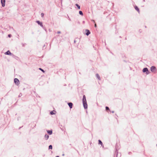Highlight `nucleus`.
I'll return each mask as SVG.
<instances>
[{
	"instance_id": "nucleus-1",
	"label": "nucleus",
	"mask_w": 157,
	"mask_h": 157,
	"mask_svg": "<svg viewBox=\"0 0 157 157\" xmlns=\"http://www.w3.org/2000/svg\"><path fill=\"white\" fill-rule=\"evenodd\" d=\"M82 102L84 108L85 109H87V105L86 103V97L84 95L83 97Z\"/></svg>"
},
{
	"instance_id": "nucleus-2",
	"label": "nucleus",
	"mask_w": 157,
	"mask_h": 157,
	"mask_svg": "<svg viewBox=\"0 0 157 157\" xmlns=\"http://www.w3.org/2000/svg\"><path fill=\"white\" fill-rule=\"evenodd\" d=\"M143 72H146L147 75H148L149 74V72L148 71V69L147 68H144V69L143 70Z\"/></svg>"
},
{
	"instance_id": "nucleus-3",
	"label": "nucleus",
	"mask_w": 157,
	"mask_h": 157,
	"mask_svg": "<svg viewBox=\"0 0 157 157\" xmlns=\"http://www.w3.org/2000/svg\"><path fill=\"white\" fill-rule=\"evenodd\" d=\"M156 67L154 66H152L151 68V70L152 72H154L156 70Z\"/></svg>"
},
{
	"instance_id": "nucleus-4",
	"label": "nucleus",
	"mask_w": 157,
	"mask_h": 157,
	"mask_svg": "<svg viewBox=\"0 0 157 157\" xmlns=\"http://www.w3.org/2000/svg\"><path fill=\"white\" fill-rule=\"evenodd\" d=\"M1 2L2 7H4L5 4V0H1Z\"/></svg>"
},
{
	"instance_id": "nucleus-5",
	"label": "nucleus",
	"mask_w": 157,
	"mask_h": 157,
	"mask_svg": "<svg viewBox=\"0 0 157 157\" xmlns=\"http://www.w3.org/2000/svg\"><path fill=\"white\" fill-rule=\"evenodd\" d=\"M14 82L16 84H18L19 83V80L18 79L15 78L14 79Z\"/></svg>"
},
{
	"instance_id": "nucleus-6",
	"label": "nucleus",
	"mask_w": 157,
	"mask_h": 157,
	"mask_svg": "<svg viewBox=\"0 0 157 157\" xmlns=\"http://www.w3.org/2000/svg\"><path fill=\"white\" fill-rule=\"evenodd\" d=\"M36 22L37 23V24L38 25H40L41 27H43V25L42 22H40L39 21H36Z\"/></svg>"
},
{
	"instance_id": "nucleus-7",
	"label": "nucleus",
	"mask_w": 157,
	"mask_h": 157,
	"mask_svg": "<svg viewBox=\"0 0 157 157\" xmlns=\"http://www.w3.org/2000/svg\"><path fill=\"white\" fill-rule=\"evenodd\" d=\"M68 105L71 109L72 108L73 104L72 103H71V102L69 103H68Z\"/></svg>"
},
{
	"instance_id": "nucleus-8",
	"label": "nucleus",
	"mask_w": 157,
	"mask_h": 157,
	"mask_svg": "<svg viewBox=\"0 0 157 157\" xmlns=\"http://www.w3.org/2000/svg\"><path fill=\"white\" fill-rule=\"evenodd\" d=\"M98 142H99V143H98L99 144H100L101 146H102L103 147H104L103 144L102 142L100 140H98Z\"/></svg>"
},
{
	"instance_id": "nucleus-9",
	"label": "nucleus",
	"mask_w": 157,
	"mask_h": 157,
	"mask_svg": "<svg viewBox=\"0 0 157 157\" xmlns=\"http://www.w3.org/2000/svg\"><path fill=\"white\" fill-rule=\"evenodd\" d=\"M86 32H87V33H86V35L88 36L90 34V31H89V30H88L86 29Z\"/></svg>"
},
{
	"instance_id": "nucleus-10",
	"label": "nucleus",
	"mask_w": 157,
	"mask_h": 157,
	"mask_svg": "<svg viewBox=\"0 0 157 157\" xmlns=\"http://www.w3.org/2000/svg\"><path fill=\"white\" fill-rule=\"evenodd\" d=\"M5 54L6 55H10L11 54V53L9 51H8L5 53Z\"/></svg>"
},
{
	"instance_id": "nucleus-11",
	"label": "nucleus",
	"mask_w": 157,
	"mask_h": 157,
	"mask_svg": "<svg viewBox=\"0 0 157 157\" xmlns=\"http://www.w3.org/2000/svg\"><path fill=\"white\" fill-rule=\"evenodd\" d=\"M47 132L50 135H51L52 134V130H48L47 131Z\"/></svg>"
},
{
	"instance_id": "nucleus-12",
	"label": "nucleus",
	"mask_w": 157,
	"mask_h": 157,
	"mask_svg": "<svg viewBox=\"0 0 157 157\" xmlns=\"http://www.w3.org/2000/svg\"><path fill=\"white\" fill-rule=\"evenodd\" d=\"M44 137L46 140H48L49 137V136L48 135L46 134L45 135Z\"/></svg>"
},
{
	"instance_id": "nucleus-13",
	"label": "nucleus",
	"mask_w": 157,
	"mask_h": 157,
	"mask_svg": "<svg viewBox=\"0 0 157 157\" xmlns=\"http://www.w3.org/2000/svg\"><path fill=\"white\" fill-rule=\"evenodd\" d=\"M96 76L97 78H98V79H99V80H100V76L98 75V74H96Z\"/></svg>"
},
{
	"instance_id": "nucleus-14",
	"label": "nucleus",
	"mask_w": 157,
	"mask_h": 157,
	"mask_svg": "<svg viewBox=\"0 0 157 157\" xmlns=\"http://www.w3.org/2000/svg\"><path fill=\"white\" fill-rule=\"evenodd\" d=\"M79 14L82 16H83V14L81 11H80L79 12Z\"/></svg>"
},
{
	"instance_id": "nucleus-15",
	"label": "nucleus",
	"mask_w": 157,
	"mask_h": 157,
	"mask_svg": "<svg viewBox=\"0 0 157 157\" xmlns=\"http://www.w3.org/2000/svg\"><path fill=\"white\" fill-rule=\"evenodd\" d=\"M75 5L77 7L78 9H80V6H79L78 4H76Z\"/></svg>"
},
{
	"instance_id": "nucleus-16",
	"label": "nucleus",
	"mask_w": 157,
	"mask_h": 157,
	"mask_svg": "<svg viewBox=\"0 0 157 157\" xmlns=\"http://www.w3.org/2000/svg\"><path fill=\"white\" fill-rule=\"evenodd\" d=\"M135 9H136V10H137V11L139 12V8H138V7H137V6H136V7H135Z\"/></svg>"
},
{
	"instance_id": "nucleus-17",
	"label": "nucleus",
	"mask_w": 157,
	"mask_h": 157,
	"mask_svg": "<svg viewBox=\"0 0 157 157\" xmlns=\"http://www.w3.org/2000/svg\"><path fill=\"white\" fill-rule=\"evenodd\" d=\"M50 113L51 115H53L55 114V113H54V112L53 111H52L50 112Z\"/></svg>"
},
{
	"instance_id": "nucleus-18",
	"label": "nucleus",
	"mask_w": 157,
	"mask_h": 157,
	"mask_svg": "<svg viewBox=\"0 0 157 157\" xmlns=\"http://www.w3.org/2000/svg\"><path fill=\"white\" fill-rule=\"evenodd\" d=\"M52 145H50L49 146V149H52Z\"/></svg>"
},
{
	"instance_id": "nucleus-19",
	"label": "nucleus",
	"mask_w": 157,
	"mask_h": 157,
	"mask_svg": "<svg viewBox=\"0 0 157 157\" xmlns=\"http://www.w3.org/2000/svg\"><path fill=\"white\" fill-rule=\"evenodd\" d=\"M11 36V34H9L8 35V36L9 37H10Z\"/></svg>"
},
{
	"instance_id": "nucleus-20",
	"label": "nucleus",
	"mask_w": 157,
	"mask_h": 157,
	"mask_svg": "<svg viewBox=\"0 0 157 157\" xmlns=\"http://www.w3.org/2000/svg\"><path fill=\"white\" fill-rule=\"evenodd\" d=\"M41 15L42 17H43L44 16V14L43 13H41Z\"/></svg>"
},
{
	"instance_id": "nucleus-21",
	"label": "nucleus",
	"mask_w": 157,
	"mask_h": 157,
	"mask_svg": "<svg viewBox=\"0 0 157 157\" xmlns=\"http://www.w3.org/2000/svg\"><path fill=\"white\" fill-rule=\"evenodd\" d=\"M106 110H108V107H107V106L106 107Z\"/></svg>"
},
{
	"instance_id": "nucleus-22",
	"label": "nucleus",
	"mask_w": 157,
	"mask_h": 157,
	"mask_svg": "<svg viewBox=\"0 0 157 157\" xmlns=\"http://www.w3.org/2000/svg\"><path fill=\"white\" fill-rule=\"evenodd\" d=\"M60 33V32L59 31H58L57 32L58 33Z\"/></svg>"
},
{
	"instance_id": "nucleus-23",
	"label": "nucleus",
	"mask_w": 157,
	"mask_h": 157,
	"mask_svg": "<svg viewBox=\"0 0 157 157\" xmlns=\"http://www.w3.org/2000/svg\"><path fill=\"white\" fill-rule=\"evenodd\" d=\"M95 27H96V24H95Z\"/></svg>"
},
{
	"instance_id": "nucleus-24",
	"label": "nucleus",
	"mask_w": 157,
	"mask_h": 157,
	"mask_svg": "<svg viewBox=\"0 0 157 157\" xmlns=\"http://www.w3.org/2000/svg\"><path fill=\"white\" fill-rule=\"evenodd\" d=\"M62 1H63L62 0H61V3H62Z\"/></svg>"
},
{
	"instance_id": "nucleus-25",
	"label": "nucleus",
	"mask_w": 157,
	"mask_h": 157,
	"mask_svg": "<svg viewBox=\"0 0 157 157\" xmlns=\"http://www.w3.org/2000/svg\"><path fill=\"white\" fill-rule=\"evenodd\" d=\"M40 70H42V71H43V70H42V69H41V68H40Z\"/></svg>"
},
{
	"instance_id": "nucleus-26",
	"label": "nucleus",
	"mask_w": 157,
	"mask_h": 157,
	"mask_svg": "<svg viewBox=\"0 0 157 157\" xmlns=\"http://www.w3.org/2000/svg\"><path fill=\"white\" fill-rule=\"evenodd\" d=\"M56 157H59V156H57Z\"/></svg>"
}]
</instances>
